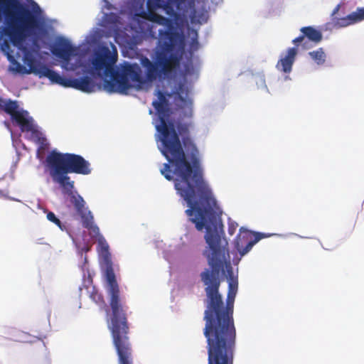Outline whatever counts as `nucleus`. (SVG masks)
<instances>
[{
	"mask_svg": "<svg viewBox=\"0 0 364 364\" xmlns=\"http://www.w3.org/2000/svg\"><path fill=\"white\" fill-rule=\"evenodd\" d=\"M186 203L188 208L186 213L198 231L205 228L204 237L211 251L204 253L210 267L200 274L206 294L203 334L207 341L208 364H233L237 336L233 318L236 293H228L225 306L219 293L225 264L220 234L223 228L221 211L213 194Z\"/></svg>",
	"mask_w": 364,
	"mask_h": 364,
	"instance_id": "obj_1",
	"label": "nucleus"
},
{
	"mask_svg": "<svg viewBox=\"0 0 364 364\" xmlns=\"http://www.w3.org/2000/svg\"><path fill=\"white\" fill-rule=\"evenodd\" d=\"M157 96L158 100L152 105L159 119L156 127L161 142L159 149L168 161L164 164L161 173L167 180H173L170 164L173 166L175 188L186 203L212 194L203 180L199 151L190 135L191 123L178 122L175 124L169 121L166 96L160 90Z\"/></svg>",
	"mask_w": 364,
	"mask_h": 364,
	"instance_id": "obj_2",
	"label": "nucleus"
},
{
	"mask_svg": "<svg viewBox=\"0 0 364 364\" xmlns=\"http://www.w3.org/2000/svg\"><path fill=\"white\" fill-rule=\"evenodd\" d=\"M114 49V51L112 53L108 47H102L92 60V68L97 75L110 77L104 82V87L107 92L127 94L132 87L129 80L135 84L137 89H141L144 85L152 83L162 76L157 60L152 62L146 57H142L140 60L144 69V75L137 63H125L119 73L114 68L117 53L116 48Z\"/></svg>",
	"mask_w": 364,
	"mask_h": 364,
	"instance_id": "obj_3",
	"label": "nucleus"
},
{
	"mask_svg": "<svg viewBox=\"0 0 364 364\" xmlns=\"http://www.w3.org/2000/svg\"><path fill=\"white\" fill-rule=\"evenodd\" d=\"M90 234L93 237H98L100 253L106 263L105 276L109 296V308L106 309V312L110 322L109 328L118 357V364H133V350L129 338V327L127 316L128 306L120 297V289L112 267L109 245L100 232L97 236H94L91 231Z\"/></svg>",
	"mask_w": 364,
	"mask_h": 364,
	"instance_id": "obj_4",
	"label": "nucleus"
},
{
	"mask_svg": "<svg viewBox=\"0 0 364 364\" xmlns=\"http://www.w3.org/2000/svg\"><path fill=\"white\" fill-rule=\"evenodd\" d=\"M46 166L54 182L70 188H74V181L68 173L88 175L92 171L90 162L82 156L56 151H52L46 156Z\"/></svg>",
	"mask_w": 364,
	"mask_h": 364,
	"instance_id": "obj_5",
	"label": "nucleus"
},
{
	"mask_svg": "<svg viewBox=\"0 0 364 364\" xmlns=\"http://www.w3.org/2000/svg\"><path fill=\"white\" fill-rule=\"evenodd\" d=\"M63 193L68 196V207L73 210V216L81 220L82 225L92 232L94 236L99 235V228L94 224V217L84 198L73 191L74 188L61 186Z\"/></svg>",
	"mask_w": 364,
	"mask_h": 364,
	"instance_id": "obj_6",
	"label": "nucleus"
},
{
	"mask_svg": "<svg viewBox=\"0 0 364 364\" xmlns=\"http://www.w3.org/2000/svg\"><path fill=\"white\" fill-rule=\"evenodd\" d=\"M174 3L175 0H147V11L142 12L141 16L149 21L171 28L173 21L156 14V10L162 9L167 14L172 15L174 14Z\"/></svg>",
	"mask_w": 364,
	"mask_h": 364,
	"instance_id": "obj_7",
	"label": "nucleus"
},
{
	"mask_svg": "<svg viewBox=\"0 0 364 364\" xmlns=\"http://www.w3.org/2000/svg\"><path fill=\"white\" fill-rule=\"evenodd\" d=\"M50 51L53 55L61 59L66 65L69 64L71 57L77 54V48L63 37L56 39L50 48Z\"/></svg>",
	"mask_w": 364,
	"mask_h": 364,
	"instance_id": "obj_8",
	"label": "nucleus"
},
{
	"mask_svg": "<svg viewBox=\"0 0 364 364\" xmlns=\"http://www.w3.org/2000/svg\"><path fill=\"white\" fill-rule=\"evenodd\" d=\"M242 228L240 229V230ZM264 237L262 233H257L252 240V233L249 231H243L237 236L235 240V247L241 256L247 254L259 240Z\"/></svg>",
	"mask_w": 364,
	"mask_h": 364,
	"instance_id": "obj_9",
	"label": "nucleus"
},
{
	"mask_svg": "<svg viewBox=\"0 0 364 364\" xmlns=\"http://www.w3.org/2000/svg\"><path fill=\"white\" fill-rule=\"evenodd\" d=\"M302 34L292 41V43L296 46H301L303 48H310L307 42L310 41L316 45L320 43L323 38L322 33L313 26H304L300 29Z\"/></svg>",
	"mask_w": 364,
	"mask_h": 364,
	"instance_id": "obj_10",
	"label": "nucleus"
},
{
	"mask_svg": "<svg viewBox=\"0 0 364 364\" xmlns=\"http://www.w3.org/2000/svg\"><path fill=\"white\" fill-rule=\"evenodd\" d=\"M156 60L162 75L167 76L178 66L180 58L176 53L164 50L157 53Z\"/></svg>",
	"mask_w": 364,
	"mask_h": 364,
	"instance_id": "obj_11",
	"label": "nucleus"
},
{
	"mask_svg": "<svg viewBox=\"0 0 364 364\" xmlns=\"http://www.w3.org/2000/svg\"><path fill=\"white\" fill-rule=\"evenodd\" d=\"M12 121L16 122L22 132H31L33 137L40 139L41 132L34 124L33 119L29 117L28 111L21 109V112L14 116Z\"/></svg>",
	"mask_w": 364,
	"mask_h": 364,
	"instance_id": "obj_12",
	"label": "nucleus"
},
{
	"mask_svg": "<svg viewBox=\"0 0 364 364\" xmlns=\"http://www.w3.org/2000/svg\"><path fill=\"white\" fill-rule=\"evenodd\" d=\"M165 26L167 28L166 31H159L161 39L163 41V50L165 52H172L181 41V36L177 31H174L173 23L171 28L168 26Z\"/></svg>",
	"mask_w": 364,
	"mask_h": 364,
	"instance_id": "obj_13",
	"label": "nucleus"
},
{
	"mask_svg": "<svg viewBox=\"0 0 364 364\" xmlns=\"http://www.w3.org/2000/svg\"><path fill=\"white\" fill-rule=\"evenodd\" d=\"M297 50L296 48H289L284 56H281L278 60L276 68L278 70L284 73H289L292 70V66L295 62Z\"/></svg>",
	"mask_w": 364,
	"mask_h": 364,
	"instance_id": "obj_14",
	"label": "nucleus"
},
{
	"mask_svg": "<svg viewBox=\"0 0 364 364\" xmlns=\"http://www.w3.org/2000/svg\"><path fill=\"white\" fill-rule=\"evenodd\" d=\"M364 20V7L357 10L343 18L334 19V24L338 27H346Z\"/></svg>",
	"mask_w": 364,
	"mask_h": 364,
	"instance_id": "obj_15",
	"label": "nucleus"
},
{
	"mask_svg": "<svg viewBox=\"0 0 364 364\" xmlns=\"http://www.w3.org/2000/svg\"><path fill=\"white\" fill-rule=\"evenodd\" d=\"M0 111H4L9 114L12 119L14 116L21 112L18 109V105L16 101L8 100H4L0 97Z\"/></svg>",
	"mask_w": 364,
	"mask_h": 364,
	"instance_id": "obj_16",
	"label": "nucleus"
},
{
	"mask_svg": "<svg viewBox=\"0 0 364 364\" xmlns=\"http://www.w3.org/2000/svg\"><path fill=\"white\" fill-rule=\"evenodd\" d=\"M228 279V292L237 293L238 282L237 278L234 276L232 267L230 262L225 264Z\"/></svg>",
	"mask_w": 364,
	"mask_h": 364,
	"instance_id": "obj_17",
	"label": "nucleus"
},
{
	"mask_svg": "<svg viewBox=\"0 0 364 364\" xmlns=\"http://www.w3.org/2000/svg\"><path fill=\"white\" fill-rule=\"evenodd\" d=\"M309 55L318 65H323L326 62V55L323 48L309 52Z\"/></svg>",
	"mask_w": 364,
	"mask_h": 364,
	"instance_id": "obj_18",
	"label": "nucleus"
},
{
	"mask_svg": "<svg viewBox=\"0 0 364 364\" xmlns=\"http://www.w3.org/2000/svg\"><path fill=\"white\" fill-rule=\"evenodd\" d=\"M90 299L98 305H104L105 300L102 294L98 292L94 287L90 294Z\"/></svg>",
	"mask_w": 364,
	"mask_h": 364,
	"instance_id": "obj_19",
	"label": "nucleus"
},
{
	"mask_svg": "<svg viewBox=\"0 0 364 364\" xmlns=\"http://www.w3.org/2000/svg\"><path fill=\"white\" fill-rule=\"evenodd\" d=\"M47 218L50 222L55 223L61 230H63L65 228V226L62 224L61 221L56 217L54 213L50 211L48 212L47 214Z\"/></svg>",
	"mask_w": 364,
	"mask_h": 364,
	"instance_id": "obj_20",
	"label": "nucleus"
},
{
	"mask_svg": "<svg viewBox=\"0 0 364 364\" xmlns=\"http://www.w3.org/2000/svg\"><path fill=\"white\" fill-rule=\"evenodd\" d=\"M199 48V43L198 41V33L196 31H194V36L191 38V41L190 43V49L192 51H196Z\"/></svg>",
	"mask_w": 364,
	"mask_h": 364,
	"instance_id": "obj_21",
	"label": "nucleus"
},
{
	"mask_svg": "<svg viewBox=\"0 0 364 364\" xmlns=\"http://www.w3.org/2000/svg\"><path fill=\"white\" fill-rule=\"evenodd\" d=\"M237 228V224L236 223H229L228 232L230 235H233Z\"/></svg>",
	"mask_w": 364,
	"mask_h": 364,
	"instance_id": "obj_22",
	"label": "nucleus"
},
{
	"mask_svg": "<svg viewBox=\"0 0 364 364\" xmlns=\"http://www.w3.org/2000/svg\"><path fill=\"white\" fill-rule=\"evenodd\" d=\"M339 9H340V5L338 4V5H337V6L334 8V9H333V12H332V16H334L336 13H338V11H339Z\"/></svg>",
	"mask_w": 364,
	"mask_h": 364,
	"instance_id": "obj_23",
	"label": "nucleus"
},
{
	"mask_svg": "<svg viewBox=\"0 0 364 364\" xmlns=\"http://www.w3.org/2000/svg\"><path fill=\"white\" fill-rule=\"evenodd\" d=\"M187 116L188 117H191L192 116V109L191 107L188 108V113H187Z\"/></svg>",
	"mask_w": 364,
	"mask_h": 364,
	"instance_id": "obj_24",
	"label": "nucleus"
},
{
	"mask_svg": "<svg viewBox=\"0 0 364 364\" xmlns=\"http://www.w3.org/2000/svg\"><path fill=\"white\" fill-rule=\"evenodd\" d=\"M90 248L89 247H84V248L82 249V250H84L85 252H88V251L90 250Z\"/></svg>",
	"mask_w": 364,
	"mask_h": 364,
	"instance_id": "obj_25",
	"label": "nucleus"
}]
</instances>
